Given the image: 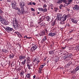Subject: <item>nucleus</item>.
<instances>
[{
	"mask_svg": "<svg viewBox=\"0 0 79 79\" xmlns=\"http://www.w3.org/2000/svg\"><path fill=\"white\" fill-rule=\"evenodd\" d=\"M42 69H40V68L39 69V72L40 73H41V72L42 71Z\"/></svg>",
	"mask_w": 79,
	"mask_h": 79,
	"instance_id": "45",
	"label": "nucleus"
},
{
	"mask_svg": "<svg viewBox=\"0 0 79 79\" xmlns=\"http://www.w3.org/2000/svg\"><path fill=\"white\" fill-rule=\"evenodd\" d=\"M35 77H36V76H35V75L33 76V79H35Z\"/></svg>",
	"mask_w": 79,
	"mask_h": 79,
	"instance_id": "55",
	"label": "nucleus"
},
{
	"mask_svg": "<svg viewBox=\"0 0 79 79\" xmlns=\"http://www.w3.org/2000/svg\"><path fill=\"white\" fill-rule=\"evenodd\" d=\"M58 60L59 59L58 57H56L55 59V61H56V62H57L58 61Z\"/></svg>",
	"mask_w": 79,
	"mask_h": 79,
	"instance_id": "37",
	"label": "nucleus"
},
{
	"mask_svg": "<svg viewBox=\"0 0 79 79\" xmlns=\"http://www.w3.org/2000/svg\"><path fill=\"white\" fill-rule=\"evenodd\" d=\"M73 0H68V4L69 5V4H71V3H72V2H73Z\"/></svg>",
	"mask_w": 79,
	"mask_h": 79,
	"instance_id": "25",
	"label": "nucleus"
},
{
	"mask_svg": "<svg viewBox=\"0 0 79 79\" xmlns=\"http://www.w3.org/2000/svg\"><path fill=\"white\" fill-rule=\"evenodd\" d=\"M37 48V45H34L30 49L31 52H34L35 50H36Z\"/></svg>",
	"mask_w": 79,
	"mask_h": 79,
	"instance_id": "7",
	"label": "nucleus"
},
{
	"mask_svg": "<svg viewBox=\"0 0 79 79\" xmlns=\"http://www.w3.org/2000/svg\"><path fill=\"white\" fill-rule=\"evenodd\" d=\"M68 58V56L67 55H65L63 57V59L65 60V59H67Z\"/></svg>",
	"mask_w": 79,
	"mask_h": 79,
	"instance_id": "28",
	"label": "nucleus"
},
{
	"mask_svg": "<svg viewBox=\"0 0 79 79\" xmlns=\"http://www.w3.org/2000/svg\"><path fill=\"white\" fill-rule=\"evenodd\" d=\"M28 13V11H25V13L26 14V13Z\"/></svg>",
	"mask_w": 79,
	"mask_h": 79,
	"instance_id": "58",
	"label": "nucleus"
},
{
	"mask_svg": "<svg viewBox=\"0 0 79 79\" xmlns=\"http://www.w3.org/2000/svg\"><path fill=\"white\" fill-rule=\"evenodd\" d=\"M21 13L22 15H24V12H25V10H24V9L26 8V7H21Z\"/></svg>",
	"mask_w": 79,
	"mask_h": 79,
	"instance_id": "11",
	"label": "nucleus"
},
{
	"mask_svg": "<svg viewBox=\"0 0 79 79\" xmlns=\"http://www.w3.org/2000/svg\"><path fill=\"white\" fill-rule=\"evenodd\" d=\"M67 26H68V27H70V25L69 23H67Z\"/></svg>",
	"mask_w": 79,
	"mask_h": 79,
	"instance_id": "54",
	"label": "nucleus"
},
{
	"mask_svg": "<svg viewBox=\"0 0 79 79\" xmlns=\"http://www.w3.org/2000/svg\"><path fill=\"white\" fill-rule=\"evenodd\" d=\"M40 36H43L44 35H45V31L44 30L42 32L39 34Z\"/></svg>",
	"mask_w": 79,
	"mask_h": 79,
	"instance_id": "16",
	"label": "nucleus"
},
{
	"mask_svg": "<svg viewBox=\"0 0 79 79\" xmlns=\"http://www.w3.org/2000/svg\"><path fill=\"white\" fill-rule=\"evenodd\" d=\"M18 36H19V37H23L22 36V35H21L19 33V35H18Z\"/></svg>",
	"mask_w": 79,
	"mask_h": 79,
	"instance_id": "51",
	"label": "nucleus"
},
{
	"mask_svg": "<svg viewBox=\"0 0 79 79\" xmlns=\"http://www.w3.org/2000/svg\"><path fill=\"white\" fill-rule=\"evenodd\" d=\"M43 11L44 12H46V11H47V9L45 8L44 9H43Z\"/></svg>",
	"mask_w": 79,
	"mask_h": 79,
	"instance_id": "35",
	"label": "nucleus"
},
{
	"mask_svg": "<svg viewBox=\"0 0 79 79\" xmlns=\"http://www.w3.org/2000/svg\"><path fill=\"white\" fill-rule=\"evenodd\" d=\"M74 32V30H73L71 31H70V33H72V32Z\"/></svg>",
	"mask_w": 79,
	"mask_h": 79,
	"instance_id": "44",
	"label": "nucleus"
},
{
	"mask_svg": "<svg viewBox=\"0 0 79 79\" xmlns=\"http://www.w3.org/2000/svg\"><path fill=\"white\" fill-rule=\"evenodd\" d=\"M62 49H65V48H66V47H62Z\"/></svg>",
	"mask_w": 79,
	"mask_h": 79,
	"instance_id": "57",
	"label": "nucleus"
},
{
	"mask_svg": "<svg viewBox=\"0 0 79 79\" xmlns=\"http://www.w3.org/2000/svg\"><path fill=\"white\" fill-rule=\"evenodd\" d=\"M25 4H26V3H25L24 2H20V8H26V6Z\"/></svg>",
	"mask_w": 79,
	"mask_h": 79,
	"instance_id": "9",
	"label": "nucleus"
},
{
	"mask_svg": "<svg viewBox=\"0 0 79 79\" xmlns=\"http://www.w3.org/2000/svg\"><path fill=\"white\" fill-rule=\"evenodd\" d=\"M73 79H76V77H73Z\"/></svg>",
	"mask_w": 79,
	"mask_h": 79,
	"instance_id": "61",
	"label": "nucleus"
},
{
	"mask_svg": "<svg viewBox=\"0 0 79 79\" xmlns=\"http://www.w3.org/2000/svg\"><path fill=\"white\" fill-rule=\"evenodd\" d=\"M16 10H18V11H20V9L19 8L17 7V8L15 9Z\"/></svg>",
	"mask_w": 79,
	"mask_h": 79,
	"instance_id": "39",
	"label": "nucleus"
},
{
	"mask_svg": "<svg viewBox=\"0 0 79 79\" xmlns=\"http://www.w3.org/2000/svg\"><path fill=\"white\" fill-rule=\"evenodd\" d=\"M26 60L25 59V60H24V61H23V62H24L25 63H26Z\"/></svg>",
	"mask_w": 79,
	"mask_h": 79,
	"instance_id": "63",
	"label": "nucleus"
},
{
	"mask_svg": "<svg viewBox=\"0 0 79 79\" xmlns=\"http://www.w3.org/2000/svg\"><path fill=\"white\" fill-rule=\"evenodd\" d=\"M68 57H69L71 59H73V55L71 53H69L67 55Z\"/></svg>",
	"mask_w": 79,
	"mask_h": 79,
	"instance_id": "14",
	"label": "nucleus"
},
{
	"mask_svg": "<svg viewBox=\"0 0 79 79\" xmlns=\"http://www.w3.org/2000/svg\"><path fill=\"white\" fill-rule=\"evenodd\" d=\"M26 77H27L28 79H31V76H30V73H27L26 76Z\"/></svg>",
	"mask_w": 79,
	"mask_h": 79,
	"instance_id": "19",
	"label": "nucleus"
},
{
	"mask_svg": "<svg viewBox=\"0 0 79 79\" xmlns=\"http://www.w3.org/2000/svg\"><path fill=\"white\" fill-rule=\"evenodd\" d=\"M71 21L73 23H74V24H76L77 23V20L75 19H71Z\"/></svg>",
	"mask_w": 79,
	"mask_h": 79,
	"instance_id": "12",
	"label": "nucleus"
},
{
	"mask_svg": "<svg viewBox=\"0 0 79 79\" xmlns=\"http://www.w3.org/2000/svg\"><path fill=\"white\" fill-rule=\"evenodd\" d=\"M40 11H44V9L42 8H41L40 7L38 8H37Z\"/></svg>",
	"mask_w": 79,
	"mask_h": 79,
	"instance_id": "23",
	"label": "nucleus"
},
{
	"mask_svg": "<svg viewBox=\"0 0 79 79\" xmlns=\"http://www.w3.org/2000/svg\"><path fill=\"white\" fill-rule=\"evenodd\" d=\"M66 9L67 10V11H69L70 10V9H69L68 8H66Z\"/></svg>",
	"mask_w": 79,
	"mask_h": 79,
	"instance_id": "49",
	"label": "nucleus"
},
{
	"mask_svg": "<svg viewBox=\"0 0 79 79\" xmlns=\"http://www.w3.org/2000/svg\"><path fill=\"white\" fill-rule=\"evenodd\" d=\"M16 5V3L15 1H13L12 2V5Z\"/></svg>",
	"mask_w": 79,
	"mask_h": 79,
	"instance_id": "27",
	"label": "nucleus"
},
{
	"mask_svg": "<svg viewBox=\"0 0 79 79\" xmlns=\"http://www.w3.org/2000/svg\"><path fill=\"white\" fill-rule=\"evenodd\" d=\"M73 10L74 11H79V6L77 5H74V6L73 7Z\"/></svg>",
	"mask_w": 79,
	"mask_h": 79,
	"instance_id": "5",
	"label": "nucleus"
},
{
	"mask_svg": "<svg viewBox=\"0 0 79 79\" xmlns=\"http://www.w3.org/2000/svg\"><path fill=\"white\" fill-rule=\"evenodd\" d=\"M13 26H14V28L15 30H17L19 27L18 25V20L16 19V18H14L13 20Z\"/></svg>",
	"mask_w": 79,
	"mask_h": 79,
	"instance_id": "1",
	"label": "nucleus"
},
{
	"mask_svg": "<svg viewBox=\"0 0 79 79\" xmlns=\"http://www.w3.org/2000/svg\"><path fill=\"white\" fill-rule=\"evenodd\" d=\"M58 10H59V9L58 8H54V11L55 12V13H56Z\"/></svg>",
	"mask_w": 79,
	"mask_h": 79,
	"instance_id": "24",
	"label": "nucleus"
},
{
	"mask_svg": "<svg viewBox=\"0 0 79 79\" xmlns=\"http://www.w3.org/2000/svg\"><path fill=\"white\" fill-rule=\"evenodd\" d=\"M76 70H73L71 72V73H72V74H74V73H76Z\"/></svg>",
	"mask_w": 79,
	"mask_h": 79,
	"instance_id": "32",
	"label": "nucleus"
},
{
	"mask_svg": "<svg viewBox=\"0 0 79 79\" xmlns=\"http://www.w3.org/2000/svg\"><path fill=\"white\" fill-rule=\"evenodd\" d=\"M63 4H61L60 6H59L60 7V9H61L62 7H63Z\"/></svg>",
	"mask_w": 79,
	"mask_h": 79,
	"instance_id": "40",
	"label": "nucleus"
},
{
	"mask_svg": "<svg viewBox=\"0 0 79 79\" xmlns=\"http://www.w3.org/2000/svg\"><path fill=\"white\" fill-rule=\"evenodd\" d=\"M45 31H46V32H47V29H45Z\"/></svg>",
	"mask_w": 79,
	"mask_h": 79,
	"instance_id": "64",
	"label": "nucleus"
},
{
	"mask_svg": "<svg viewBox=\"0 0 79 79\" xmlns=\"http://www.w3.org/2000/svg\"><path fill=\"white\" fill-rule=\"evenodd\" d=\"M49 54L50 55H52L54 53V52L52 50L50 51L49 52Z\"/></svg>",
	"mask_w": 79,
	"mask_h": 79,
	"instance_id": "31",
	"label": "nucleus"
},
{
	"mask_svg": "<svg viewBox=\"0 0 79 79\" xmlns=\"http://www.w3.org/2000/svg\"><path fill=\"white\" fill-rule=\"evenodd\" d=\"M31 11H35V10H34V9L33 8H31Z\"/></svg>",
	"mask_w": 79,
	"mask_h": 79,
	"instance_id": "48",
	"label": "nucleus"
},
{
	"mask_svg": "<svg viewBox=\"0 0 79 79\" xmlns=\"http://www.w3.org/2000/svg\"><path fill=\"white\" fill-rule=\"evenodd\" d=\"M45 64H44V65H41L40 67V69H42V68H44V66H45Z\"/></svg>",
	"mask_w": 79,
	"mask_h": 79,
	"instance_id": "34",
	"label": "nucleus"
},
{
	"mask_svg": "<svg viewBox=\"0 0 79 79\" xmlns=\"http://www.w3.org/2000/svg\"><path fill=\"white\" fill-rule=\"evenodd\" d=\"M63 2V3H66L67 1L66 0H59L57 1V3L60 4V3H62Z\"/></svg>",
	"mask_w": 79,
	"mask_h": 79,
	"instance_id": "8",
	"label": "nucleus"
},
{
	"mask_svg": "<svg viewBox=\"0 0 79 79\" xmlns=\"http://www.w3.org/2000/svg\"><path fill=\"white\" fill-rule=\"evenodd\" d=\"M22 64H23V65H24L25 64H26V62H25L24 61H23L22 62Z\"/></svg>",
	"mask_w": 79,
	"mask_h": 79,
	"instance_id": "47",
	"label": "nucleus"
},
{
	"mask_svg": "<svg viewBox=\"0 0 79 79\" xmlns=\"http://www.w3.org/2000/svg\"><path fill=\"white\" fill-rule=\"evenodd\" d=\"M2 19V17H1V16L0 15V19Z\"/></svg>",
	"mask_w": 79,
	"mask_h": 79,
	"instance_id": "60",
	"label": "nucleus"
},
{
	"mask_svg": "<svg viewBox=\"0 0 79 79\" xmlns=\"http://www.w3.org/2000/svg\"><path fill=\"white\" fill-rule=\"evenodd\" d=\"M36 60V58H35V59H34V60H33V61L35 62V61Z\"/></svg>",
	"mask_w": 79,
	"mask_h": 79,
	"instance_id": "62",
	"label": "nucleus"
},
{
	"mask_svg": "<svg viewBox=\"0 0 79 79\" xmlns=\"http://www.w3.org/2000/svg\"><path fill=\"white\" fill-rule=\"evenodd\" d=\"M20 74L21 76H23V72H21L20 73Z\"/></svg>",
	"mask_w": 79,
	"mask_h": 79,
	"instance_id": "46",
	"label": "nucleus"
},
{
	"mask_svg": "<svg viewBox=\"0 0 79 79\" xmlns=\"http://www.w3.org/2000/svg\"><path fill=\"white\" fill-rule=\"evenodd\" d=\"M39 21L38 22V23L39 24L40 26H45L44 24H45V23H44V20H42V18H41L39 19Z\"/></svg>",
	"mask_w": 79,
	"mask_h": 79,
	"instance_id": "4",
	"label": "nucleus"
},
{
	"mask_svg": "<svg viewBox=\"0 0 79 79\" xmlns=\"http://www.w3.org/2000/svg\"><path fill=\"white\" fill-rule=\"evenodd\" d=\"M2 51L3 52H5V53L8 52V50H6V49H3Z\"/></svg>",
	"mask_w": 79,
	"mask_h": 79,
	"instance_id": "36",
	"label": "nucleus"
},
{
	"mask_svg": "<svg viewBox=\"0 0 79 79\" xmlns=\"http://www.w3.org/2000/svg\"><path fill=\"white\" fill-rule=\"evenodd\" d=\"M68 18V15H64L61 19H60V20L61 21L60 23V24H66V23H65V21H66V18Z\"/></svg>",
	"mask_w": 79,
	"mask_h": 79,
	"instance_id": "2",
	"label": "nucleus"
},
{
	"mask_svg": "<svg viewBox=\"0 0 79 79\" xmlns=\"http://www.w3.org/2000/svg\"><path fill=\"white\" fill-rule=\"evenodd\" d=\"M46 21H47L49 22L50 21V17H49V16H48L46 17Z\"/></svg>",
	"mask_w": 79,
	"mask_h": 79,
	"instance_id": "20",
	"label": "nucleus"
},
{
	"mask_svg": "<svg viewBox=\"0 0 79 79\" xmlns=\"http://www.w3.org/2000/svg\"><path fill=\"white\" fill-rule=\"evenodd\" d=\"M27 66L29 69H31V66H32V64H27Z\"/></svg>",
	"mask_w": 79,
	"mask_h": 79,
	"instance_id": "17",
	"label": "nucleus"
},
{
	"mask_svg": "<svg viewBox=\"0 0 79 79\" xmlns=\"http://www.w3.org/2000/svg\"><path fill=\"white\" fill-rule=\"evenodd\" d=\"M26 58V56H24L23 55H21L19 57V59L20 60H23L24 59Z\"/></svg>",
	"mask_w": 79,
	"mask_h": 79,
	"instance_id": "13",
	"label": "nucleus"
},
{
	"mask_svg": "<svg viewBox=\"0 0 79 79\" xmlns=\"http://www.w3.org/2000/svg\"><path fill=\"white\" fill-rule=\"evenodd\" d=\"M56 32H50L48 34L49 36H51V37H54L55 35H56Z\"/></svg>",
	"mask_w": 79,
	"mask_h": 79,
	"instance_id": "6",
	"label": "nucleus"
},
{
	"mask_svg": "<svg viewBox=\"0 0 79 79\" xmlns=\"http://www.w3.org/2000/svg\"><path fill=\"white\" fill-rule=\"evenodd\" d=\"M1 23H2V24H5V25H6V24H7V22L5 21V19H2Z\"/></svg>",
	"mask_w": 79,
	"mask_h": 79,
	"instance_id": "15",
	"label": "nucleus"
},
{
	"mask_svg": "<svg viewBox=\"0 0 79 79\" xmlns=\"http://www.w3.org/2000/svg\"><path fill=\"white\" fill-rule=\"evenodd\" d=\"M14 56H15V55L13 54H11L9 56V58H10V59H13Z\"/></svg>",
	"mask_w": 79,
	"mask_h": 79,
	"instance_id": "18",
	"label": "nucleus"
},
{
	"mask_svg": "<svg viewBox=\"0 0 79 79\" xmlns=\"http://www.w3.org/2000/svg\"><path fill=\"white\" fill-rule=\"evenodd\" d=\"M56 22V21H53L52 23H51V25L52 26H55V23Z\"/></svg>",
	"mask_w": 79,
	"mask_h": 79,
	"instance_id": "21",
	"label": "nucleus"
},
{
	"mask_svg": "<svg viewBox=\"0 0 79 79\" xmlns=\"http://www.w3.org/2000/svg\"><path fill=\"white\" fill-rule=\"evenodd\" d=\"M27 61H28V63L29 64V63H30V61H31V60H30V59H29L28 60H27Z\"/></svg>",
	"mask_w": 79,
	"mask_h": 79,
	"instance_id": "53",
	"label": "nucleus"
},
{
	"mask_svg": "<svg viewBox=\"0 0 79 79\" xmlns=\"http://www.w3.org/2000/svg\"><path fill=\"white\" fill-rule=\"evenodd\" d=\"M12 79H18V78H13Z\"/></svg>",
	"mask_w": 79,
	"mask_h": 79,
	"instance_id": "59",
	"label": "nucleus"
},
{
	"mask_svg": "<svg viewBox=\"0 0 79 79\" xmlns=\"http://www.w3.org/2000/svg\"><path fill=\"white\" fill-rule=\"evenodd\" d=\"M61 17H62V14H58L57 15V18L58 19L57 21L61 20Z\"/></svg>",
	"mask_w": 79,
	"mask_h": 79,
	"instance_id": "10",
	"label": "nucleus"
},
{
	"mask_svg": "<svg viewBox=\"0 0 79 79\" xmlns=\"http://www.w3.org/2000/svg\"><path fill=\"white\" fill-rule=\"evenodd\" d=\"M28 5H35V3L34 2H30Z\"/></svg>",
	"mask_w": 79,
	"mask_h": 79,
	"instance_id": "22",
	"label": "nucleus"
},
{
	"mask_svg": "<svg viewBox=\"0 0 79 79\" xmlns=\"http://www.w3.org/2000/svg\"><path fill=\"white\" fill-rule=\"evenodd\" d=\"M11 66H15V64L13 63V62L11 64Z\"/></svg>",
	"mask_w": 79,
	"mask_h": 79,
	"instance_id": "42",
	"label": "nucleus"
},
{
	"mask_svg": "<svg viewBox=\"0 0 79 79\" xmlns=\"http://www.w3.org/2000/svg\"><path fill=\"white\" fill-rule=\"evenodd\" d=\"M3 11H2L1 9H0V13L1 14L3 13Z\"/></svg>",
	"mask_w": 79,
	"mask_h": 79,
	"instance_id": "43",
	"label": "nucleus"
},
{
	"mask_svg": "<svg viewBox=\"0 0 79 79\" xmlns=\"http://www.w3.org/2000/svg\"><path fill=\"white\" fill-rule=\"evenodd\" d=\"M31 38H32V37H28V38H27V39H30Z\"/></svg>",
	"mask_w": 79,
	"mask_h": 79,
	"instance_id": "56",
	"label": "nucleus"
},
{
	"mask_svg": "<svg viewBox=\"0 0 79 79\" xmlns=\"http://www.w3.org/2000/svg\"><path fill=\"white\" fill-rule=\"evenodd\" d=\"M17 14L19 15H20L22 14L21 13V12L20 10L18 11L17 12Z\"/></svg>",
	"mask_w": 79,
	"mask_h": 79,
	"instance_id": "30",
	"label": "nucleus"
},
{
	"mask_svg": "<svg viewBox=\"0 0 79 79\" xmlns=\"http://www.w3.org/2000/svg\"><path fill=\"white\" fill-rule=\"evenodd\" d=\"M79 69V67H77L75 69V70L76 71H78Z\"/></svg>",
	"mask_w": 79,
	"mask_h": 79,
	"instance_id": "38",
	"label": "nucleus"
},
{
	"mask_svg": "<svg viewBox=\"0 0 79 79\" xmlns=\"http://www.w3.org/2000/svg\"><path fill=\"white\" fill-rule=\"evenodd\" d=\"M31 60L30 57L29 56H27V60Z\"/></svg>",
	"mask_w": 79,
	"mask_h": 79,
	"instance_id": "41",
	"label": "nucleus"
},
{
	"mask_svg": "<svg viewBox=\"0 0 79 79\" xmlns=\"http://www.w3.org/2000/svg\"><path fill=\"white\" fill-rule=\"evenodd\" d=\"M46 40H47V38H46V36H44V38L42 40V42H44Z\"/></svg>",
	"mask_w": 79,
	"mask_h": 79,
	"instance_id": "29",
	"label": "nucleus"
},
{
	"mask_svg": "<svg viewBox=\"0 0 79 79\" xmlns=\"http://www.w3.org/2000/svg\"><path fill=\"white\" fill-rule=\"evenodd\" d=\"M5 29H6V30L7 32H13V31H14L13 28L9 27H5Z\"/></svg>",
	"mask_w": 79,
	"mask_h": 79,
	"instance_id": "3",
	"label": "nucleus"
},
{
	"mask_svg": "<svg viewBox=\"0 0 79 79\" xmlns=\"http://www.w3.org/2000/svg\"><path fill=\"white\" fill-rule=\"evenodd\" d=\"M72 62H69L68 64H67L68 66H70V65H71V64H72Z\"/></svg>",
	"mask_w": 79,
	"mask_h": 79,
	"instance_id": "33",
	"label": "nucleus"
},
{
	"mask_svg": "<svg viewBox=\"0 0 79 79\" xmlns=\"http://www.w3.org/2000/svg\"><path fill=\"white\" fill-rule=\"evenodd\" d=\"M46 8L47 7V6L46 4H44V5L43 6V8Z\"/></svg>",
	"mask_w": 79,
	"mask_h": 79,
	"instance_id": "52",
	"label": "nucleus"
},
{
	"mask_svg": "<svg viewBox=\"0 0 79 79\" xmlns=\"http://www.w3.org/2000/svg\"><path fill=\"white\" fill-rule=\"evenodd\" d=\"M15 33H16V34H17V35H18L19 34V33L18 32H15Z\"/></svg>",
	"mask_w": 79,
	"mask_h": 79,
	"instance_id": "50",
	"label": "nucleus"
},
{
	"mask_svg": "<svg viewBox=\"0 0 79 79\" xmlns=\"http://www.w3.org/2000/svg\"><path fill=\"white\" fill-rule=\"evenodd\" d=\"M12 6L13 8L15 9V10L17 8L16 5H12Z\"/></svg>",
	"mask_w": 79,
	"mask_h": 79,
	"instance_id": "26",
	"label": "nucleus"
}]
</instances>
